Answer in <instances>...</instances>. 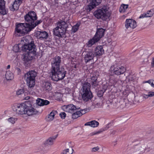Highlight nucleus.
Here are the masks:
<instances>
[{
  "instance_id": "nucleus-54",
  "label": "nucleus",
  "mask_w": 154,
  "mask_h": 154,
  "mask_svg": "<svg viewBox=\"0 0 154 154\" xmlns=\"http://www.w3.org/2000/svg\"><path fill=\"white\" fill-rule=\"evenodd\" d=\"M30 97L29 96H27L25 97L24 99L26 100H29L30 98Z\"/></svg>"
},
{
  "instance_id": "nucleus-15",
  "label": "nucleus",
  "mask_w": 154,
  "mask_h": 154,
  "mask_svg": "<svg viewBox=\"0 0 154 154\" xmlns=\"http://www.w3.org/2000/svg\"><path fill=\"white\" fill-rule=\"evenodd\" d=\"M25 114L29 116L35 114L38 111L32 106H29L26 105V107L25 111Z\"/></svg>"
},
{
  "instance_id": "nucleus-38",
  "label": "nucleus",
  "mask_w": 154,
  "mask_h": 154,
  "mask_svg": "<svg viewBox=\"0 0 154 154\" xmlns=\"http://www.w3.org/2000/svg\"><path fill=\"white\" fill-rule=\"evenodd\" d=\"M87 109H84L78 111V113H79V115L81 116H82L83 114H85L87 112Z\"/></svg>"
},
{
  "instance_id": "nucleus-10",
  "label": "nucleus",
  "mask_w": 154,
  "mask_h": 154,
  "mask_svg": "<svg viewBox=\"0 0 154 154\" xmlns=\"http://www.w3.org/2000/svg\"><path fill=\"white\" fill-rule=\"evenodd\" d=\"M61 62V58L58 56H56L54 57L51 62V70H53L57 69L60 68V64Z\"/></svg>"
},
{
  "instance_id": "nucleus-17",
  "label": "nucleus",
  "mask_w": 154,
  "mask_h": 154,
  "mask_svg": "<svg viewBox=\"0 0 154 154\" xmlns=\"http://www.w3.org/2000/svg\"><path fill=\"white\" fill-rule=\"evenodd\" d=\"M105 30L102 28H97L96 33L94 36L99 40L104 35Z\"/></svg>"
},
{
  "instance_id": "nucleus-13",
  "label": "nucleus",
  "mask_w": 154,
  "mask_h": 154,
  "mask_svg": "<svg viewBox=\"0 0 154 154\" xmlns=\"http://www.w3.org/2000/svg\"><path fill=\"white\" fill-rule=\"evenodd\" d=\"M94 52L92 50H89L87 52L86 54L85 57V60L87 63L93 60L94 57H96Z\"/></svg>"
},
{
  "instance_id": "nucleus-59",
  "label": "nucleus",
  "mask_w": 154,
  "mask_h": 154,
  "mask_svg": "<svg viewBox=\"0 0 154 154\" xmlns=\"http://www.w3.org/2000/svg\"><path fill=\"white\" fill-rule=\"evenodd\" d=\"M128 77L129 78V80H131H131H132V79H131L130 78H131V76H129Z\"/></svg>"
},
{
  "instance_id": "nucleus-1",
  "label": "nucleus",
  "mask_w": 154,
  "mask_h": 154,
  "mask_svg": "<svg viewBox=\"0 0 154 154\" xmlns=\"http://www.w3.org/2000/svg\"><path fill=\"white\" fill-rule=\"evenodd\" d=\"M26 38L23 40L24 44L23 45V46H21V50L22 51L27 53L25 54L23 60L25 65L28 67L30 66L32 61L35 59L37 49L34 41H32L30 43H25V41L26 42Z\"/></svg>"
},
{
  "instance_id": "nucleus-50",
  "label": "nucleus",
  "mask_w": 154,
  "mask_h": 154,
  "mask_svg": "<svg viewBox=\"0 0 154 154\" xmlns=\"http://www.w3.org/2000/svg\"><path fill=\"white\" fill-rule=\"evenodd\" d=\"M15 70L17 71V72L18 73V74H19L21 72V70L18 67H16L15 68Z\"/></svg>"
},
{
  "instance_id": "nucleus-32",
  "label": "nucleus",
  "mask_w": 154,
  "mask_h": 154,
  "mask_svg": "<svg viewBox=\"0 0 154 154\" xmlns=\"http://www.w3.org/2000/svg\"><path fill=\"white\" fill-rule=\"evenodd\" d=\"M109 83L111 84V86H114L117 82V80L114 76L112 75L110 77L109 80Z\"/></svg>"
},
{
  "instance_id": "nucleus-3",
  "label": "nucleus",
  "mask_w": 154,
  "mask_h": 154,
  "mask_svg": "<svg viewBox=\"0 0 154 154\" xmlns=\"http://www.w3.org/2000/svg\"><path fill=\"white\" fill-rule=\"evenodd\" d=\"M57 27L54 29V34L59 37H66V33L68 25L64 21L60 20L57 23Z\"/></svg>"
},
{
  "instance_id": "nucleus-44",
  "label": "nucleus",
  "mask_w": 154,
  "mask_h": 154,
  "mask_svg": "<svg viewBox=\"0 0 154 154\" xmlns=\"http://www.w3.org/2000/svg\"><path fill=\"white\" fill-rule=\"evenodd\" d=\"M69 149H67L65 150H64L61 154H72V153L69 152Z\"/></svg>"
},
{
  "instance_id": "nucleus-29",
  "label": "nucleus",
  "mask_w": 154,
  "mask_h": 154,
  "mask_svg": "<svg viewBox=\"0 0 154 154\" xmlns=\"http://www.w3.org/2000/svg\"><path fill=\"white\" fill-rule=\"evenodd\" d=\"M14 77L13 73L10 71H8L6 72L5 78L7 80H11Z\"/></svg>"
},
{
  "instance_id": "nucleus-40",
  "label": "nucleus",
  "mask_w": 154,
  "mask_h": 154,
  "mask_svg": "<svg viewBox=\"0 0 154 154\" xmlns=\"http://www.w3.org/2000/svg\"><path fill=\"white\" fill-rule=\"evenodd\" d=\"M128 5L122 4L120 7L121 10H126L128 8Z\"/></svg>"
},
{
  "instance_id": "nucleus-61",
  "label": "nucleus",
  "mask_w": 154,
  "mask_h": 154,
  "mask_svg": "<svg viewBox=\"0 0 154 154\" xmlns=\"http://www.w3.org/2000/svg\"><path fill=\"white\" fill-rule=\"evenodd\" d=\"M71 150H72V151H73V149H72V148H71Z\"/></svg>"
},
{
  "instance_id": "nucleus-26",
  "label": "nucleus",
  "mask_w": 154,
  "mask_h": 154,
  "mask_svg": "<svg viewBox=\"0 0 154 154\" xmlns=\"http://www.w3.org/2000/svg\"><path fill=\"white\" fill-rule=\"evenodd\" d=\"M153 14H154V10H148L147 13H144L141 15L139 17V18H141L146 17H150Z\"/></svg>"
},
{
  "instance_id": "nucleus-55",
  "label": "nucleus",
  "mask_w": 154,
  "mask_h": 154,
  "mask_svg": "<svg viewBox=\"0 0 154 154\" xmlns=\"http://www.w3.org/2000/svg\"><path fill=\"white\" fill-rule=\"evenodd\" d=\"M111 125V124L109 123L106 126V128H109V127L110 126V125Z\"/></svg>"
},
{
  "instance_id": "nucleus-28",
  "label": "nucleus",
  "mask_w": 154,
  "mask_h": 154,
  "mask_svg": "<svg viewBox=\"0 0 154 154\" xmlns=\"http://www.w3.org/2000/svg\"><path fill=\"white\" fill-rule=\"evenodd\" d=\"M22 0L15 1L12 6V8H13L14 10H18L19 6L22 3Z\"/></svg>"
},
{
  "instance_id": "nucleus-6",
  "label": "nucleus",
  "mask_w": 154,
  "mask_h": 154,
  "mask_svg": "<svg viewBox=\"0 0 154 154\" xmlns=\"http://www.w3.org/2000/svg\"><path fill=\"white\" fill-rule=\"evenodd\" d=\"M94 14L97 19H101L103 20L110 19L111 13L109 10H96Z\"/></svg>"
},
{
  "instance_id": "nucleus-4",
  "label": "nucleus",
  "mask_w": 154,
  "mask_h": 154,
  "mask_svg": "<svg viewBox=\"0 0 154 154\" xmlns=\"http://www.w3.org/2000/svg\"><path fill=\"white\" fill-rule=\"evenodd\" d=\"M66 71L64 68H59L55 71H51V79L54 81H57L63 79L65 76Z\"/></svg>"
},
{
  "instance_id": "nucleus-31",
  "label": "nucleus",
  "mask_w": 154,
  "mask_h": 154,
  "mask_svg": "<svg viewBox=\"0 0 154 154\" xmlns=\"http://www.w3.org/2000/svg\"><path fill=\"white\" fill-rule=\"evenodd\" d=\"M57 113V112L56 111H52L48 115L47 120L48 121H51L54 119V117L56 114Z\"/></svg>"
},
{
  "instance_id": "nucleus-47",
  "label": "nucleus",
  "mask_w": 154,
  "mask_h": 154,
  "mask_svg": "<svg viewBox=\"0 0 154 154\" xmlns=\"http://www.w3.org/2000/svg\"><path fill=\"white\" fill-rule=\"evenodd\" d=\"M149 97H151L154 96V92L150 91L149 92L148 94Z\"/></svg>"
},
{
  "instance_id": "nucleus-49",
  "label": "nucleus",
  "mask_w": 154,
  "mask_h": 154,
  "mask_svg": "<svg viewBox=\"0 0 154 154\" xmlns=\"http://www.w3.org/2000/svg\"><path fill=\"white\" fill-rule=\"evenodd\" d=\"M8 10H0V13L1 14L5 15L7 14Z\"/></svg>"
},
{
  "instance_id": "nucleus-53",
  "label": "nucleus",
  "mask_w": 154,
  "mask_h": 154,
  "mask_svg": "<svg viewBox=\"0 0 154 154\" xmlns=\"http://www.w3.org/2000/svg\"><path fill=\"white\" fill-rule=\"evenodd\" d=\"M151 86L154 88V80H152L151 84Z\"/></svg>"
},
{
  "instance_id": "nucleus-46",
  "label": "nucleus",
  "mask_w": 154,
  "mask_h": 154,
  "mask_svg": "<svg viewBox=\"0 0 154 154\" xmlns=\"http://www.w3.org/2000/svg\"><path fill=\"white\" fill-rule=\"evenodd\" d=\"M60 116L61 119H64L66 117V114L65 112H63L60 113Z\"/></svg>"
},
{
  "instance_id": "nucleus-21",
  "label": "nucleus",
  "mask_w": 154,
  "mask_h": 154,
  "mask_svg": "<svg viewBox=\"0 0 154 154\" xmlns=\"http://www.w3.org/2000/svg\"><path fill=\"white\" fill-rule=\"evenodd\" d=\"M58 135L49 137L45 142L44 144L46 145H52L54 144V141L57 137Z\"/></svg>"
},
{
  "instance_id": "nucleus-57",
  "label": "nucleus",
  "mask_w": 154,
  "mask_h": 154,
  "mask_svg": "<svg viewBox=\"0 0 154 154\" xmlns=\"http://www.w3.org/2000/svg\"><path fill=\"white\" fill-rule=\"evenodd\" d=\"M101 131H98L97 132H96V133H95V134H94L95 135V134H99L100 133Z\"/></svg>"
},
{
  "instance_id": "nucleus-9",
  "label": "nucleus",
  "mask_w": 154,
  "mask_h": 154,
  "mask_svg": "<svg viewBox=\"0 0 154 154\" xmlns=\"http://www.w3.org/2000/svg\"><path fill=\"white\" fill-rule=\"evenodd\" d=\"M134 154H141L144 152L146 150L149 151L146 148V145L144 143H139L135 145L133 147Z\"/></svg>"
},
{
  "instance_id": "nucleus-51",
  "label": "nucleus",
  "mask_w": 154,
  "mask_h": 154,
  "mask_svg": "<svg viewBox=\"0 0 154 154\" xmlns=\"http://www.w3.org/2000/svg\"><path fill=\"white\" fill-rule=\"evenodd\" d=\"M151 66L152 67H154V57L153 58L152 61L151 63Z\"/></svg>"
},
{
  "instance_id": "nucleus-7",
  "label": "nucleus",
  "mask_w": 154,
  "mask_h": 154,
  "mask_svg": "<svg viewBox=\"0 0 154 154\" xmlns=\"http://www.w3.org/2000/svg\"><path fill=\"white\" fill-rule=\"evenodd\" d=\"M110 70L112 73L119 75L123 74L125 71V68L118 65L116 63L113 64L110 67Z\"/></svg>"
},
{
  "instance_id": "nucleus-5",
  "label": "nucleus",
  "mask_w": 154,
  "mask_h": 154,
  "mask_svg": "<svg viewBox=\"0 0 154 154\" xmlns=\"http://www.w3.org/2000/svg\"><path fill=\"white\" fill-rule=\"evenodd\" d=\"M37 73L34 70L28 72L24 75V78L26 82L27 85L29 88L33 87L35 85V78Z\"/></svg>"
},
{
  "instance_id": "nucleus-33",
  "label": "nucleus",
  "mask_w": 154,
  "mask_h": 154,
  "mask_svg": "<svg viewBox=\"0 0 154 154\" xmlns=\"http://www.w3.org/2000/svg\"><path fill=\"white\" fill-rule=\"evenodd\" d=\"M80 25V23H77L75 25L72 26V32H75L78 30Z\"/></svg>"
},
{
  "instance_id": "nucleus-42",
  "label": "nucleus",
  "mask_w": 154,
  "mask_h": 154,
  "mask_svg": "<svg viewBox=\"0 0 154 154\" xmlns=\"http://www.w3.org/2000/svg\"><path fill=\"white\" fill-rule=\"evenodd\" d=\"M97 77L96 75H93L91 78V82L97 81Z\"/></svg>"
},
{
  "instance_id": "nucleus-60",
  "label": "nucleus",
  "mask_w": 154,
  "mask_h": 154,
  "mask_svg": "<svg viewBox=\"0 0 154 154\" xmlns=\"http://www.w3.org/2000/svg\"><path fill=\"white\" fill-rule=\"evenodd\" d=\"M74 68H76V65H75V66H74Z\"/></svg>"
},
{
  "instance_id": "nucleus-11",
  "label": "nucleus",
  "mask_w": 154,
  "mask_h": 154,
  "mask_svg": "<svg viewBox=\"0 0 154 154\" xmlns=\"http://www.w3.org/2000/svg\"><path fill=\"white\" fill-rule=\"evenodd\" d=\"M137 26L136 22L133 19H129L126 20L125 23V26L126 29H134Z\"/></svg>"
},
{
  "instance_id": "nucleus-27",
  "label": "nucleus",
  "mask_w": 154,
  "mask_h": 154,
  "mask_svg": "<svg viewBox=\"0 0 154 154\" xmlns=\"http://www.w3.org/2000/svg\"><path fill=\"white\" fill-rule=\"evenodd\" d=\"M99 122L95 121L93 120L90 122H88L85 124V126H89L93 128L97 127L99 125Z\"/></svg>"
},
{
  "instance_id": "nucleus-8",
  "label": "nucleus",
  "mask_w": 154,
  "mask_h": 154,
  "mask_svg": "<svg viewBox=\"0 0 154 154\" xmlns=\"http://www.w3.org/2000/svg\"><path fill=\"white\" fill-rule=\"evenodd\" d=\"M26 107V103L14 104L12 106V109L17 114L20 115L25 114V111Z\"/></svg>"
},
{
  "instance_id": "nucleus-45",
  "label": "nucleus",
  "mask_w": 154,
  "mask_h": 154,
  "mask_svg": "<svg viewBox=\"0 0 154 154\" xmlns=\"http://www.w3.org/2000/svg\"><path fill=\"white\" fill-rule=\"evenodd\" d=\"M140 98H141L142 99H143V100H146L149 97L148 96V95L147 94H143L141 95L140 96Z\"/></svg>"
},
{
  "instance_id": "nucleus-23",
  "label": "nucleus",
  "mask_w": 154,
  "mask_h": 154,
  "mask_svg": "<svg viewBox=\"0 0 154 154\" xmlns=\"http://www.w3.org/2000/svg\"><path fill=\"white\" fill-rule=\"evenodd\" d=\"M99 41L98 39H97L96 36H94L92 38L90 39L86 43L87 46L88 47H91Z\"/></svg>"
},
{
  "instance_id": "nucleus-43",
  "label": "nucleus",
  "mask_w": 154,
  "mask_h": 154,
  "mask_svg": "<svg viewBox=\"0 0 154 154\" xmlns=\"http://www.w3.org/2000/svg\"><path fill=\"white\" fill-rule=\"evenodd\" d=\"M109 6V5H106L103 6L101 8L99 9H98V10H108L110 9Z\"/></svg>"
},
{
  "instance_id": "nucleus-35",
  "label": "nucleus",
  "mask_w": 154,
  "mask_h": 154,
  "mask_svg": "<svg viewBox=\"0 0 154 154\" xmlns=\"http://www.w3.org/2000/svg\"><path fill=\"white\" fill-rule=\"evenodd\" d=\"M106 88H103V89L99 91L97 93V95L98 97H100L103 96V93L106 90Z\"/></svg>"
},
{
  "instance_id": "nucleus-2",
  "label": "nucleus",
  "mask_w": 154,
  "mask_h": 154,
  "mask_svg": "<svg viewBox=\"0 0 154 154\" xmlns=\"http://www.w3.org/2000/svg\"><path fill=\"white\" fill-rule=\"evenodd\" d=\"M24 19L27 22L18 24L15 29V32L19 33V35L21 36L23 35L28 33L25 32V30L26 28L30 27L31 25L32 24L34 21L37 20L36 14L34 11H30L24 16Z\"/></svg>"
},
{
  "instance_id": "nucleus-30",
  "label": "nucleus",
  "mask_w": 154,
  "mask_h": 154,
  "mask_svg": "<svg viewBox=\"0 0 154 154\" xmlns=\"http://www.w3.org/2000/svg\"><path fill=\"white\" fill-rule=\"evenodd\" d=\"M21 46H23V45L21 44L15 45L13 47V50L15 52H17L22 51Z\"/></svg>"
},
{
  "instance_id": "nucleus-39",
  "label": "nucleus",
  "mask_w": 154,
  "mask_h": 154,
  "mask_svg": "<svg viewBox=\"0 0 154 154\" xmlns=\"http://www.w3.org/2000/svg\"><path fill=\"white\" fill-rule=\"evenodd\" d=\"M24 93V90L23 89L18 90L16 94L18 95H19L23 94Z\"/></svg>"
},
{
  "instance_id": "nucleus-24",
  "label": "nucleus",
  "mask_w": 154,
  "mask_h": 154,
  "mask_svg": "<svg viewBox=\"0 0 154 154\" xmlns=\"http://www.w3.org/2000/svg\"><path fill=\"white\" fill-rule=\"evenodd\" d=\"M36 103L39 106L46 105L50 103V102L47 100L38 98L36 100Z\"/></svg>"
},
{
  "instance_id": "nucleus-62",
  "label": "nucleus",
  "mask_w": 154,
  "mask_h": 154,
  "mask_svg": "<svg viewBox=\"0 0 154 154\" xmlns=\"http://www.w3.org/2000/svg\"><path fill=\"white\" fill-rule=\"evenodd\" d=\"M1 52H0V55L1 54Z\"/></svg>"
},
{
  "instance_id": "nucleus-18",
  "label": "nucleus",
  "mask_w": 154,
  "mask_h": 154,
  "mask_svg": "<svg viewBox=\"0 0 154 154\" xmlns=\"http://www.w3.org/2000/svg\"><path fill=\"white\" fill-rule=\"evenodd\" d=\"M65 110L66 112L72 113L74 112L76 109H79V108H77L75 106L72 104H70L65 106Z\"/></svg>"
},
{
  "instance_id": "nucleus-25",
  "label": "nucleus",
  "mask_w": 154,
  "mask_h": 154,
  "mask_svg": "<svg viewBox=\"0 0 154 154\" xmlns=\"http://www.w3.org/2000/svg\"><path fill=\"white\" fill-rule=\"evenodd\" d=\"M43 89L45 91H50L52 89V86L51 83L49 82H44L42 85Z\"/></svg>"
},
{
  "instance_id": "nucleus-52",
  "label": "nucleus",
  "mask_w": 154,
  "mask_h": 154,
  "mask_svg": "<svg viewBox=\"0 0 154 154\" xmlns=\"http://www.w3.org/2000/svg\"><path fill=\"white\" fill-rule=\"evenodd\" d=\"M152 81V80H149L148 81H145V82H144V83H148L151 85V84Z\"/></svg>"
},
{
  "instance_id": "nucleus-48",
  "label": "nucleus",
  "mask_w": 154,
  "mask_h": 154,
  "mask_svg": "<svg viewBox=\"0 0 154 154\" xmlns=\"http://www.w3.org/2000/svg\"><path fill=\"white\" fill-rule=\"evenodd\" d=\"M99 149V148L98 146L94 147L92 149V152H95L98 151Z\"/></svg>"
},
{
  "instance_id": "nucleus-12",
  "label": "nucleus",
  "mask_w": 154,
  "mask_h": 154,
  "mask_svg": "<svg viewBox=\"0 0 154 154\" xmlns=\"http://www.w3.org/2000/svg\"><path fill=\"white\" fill-rule=\"evenodd\" d=\"M81 94L82 98L85 102L91 100L93 97L91 91L81 92Z\"/></svg>"
},
{
  "instance_id": "nucleus-20",
  "label": "nucleus",
  "mask_w": 154,
  "mask_h": 154,
  "mask_svg": "<svg viewBox=\"0 0 154 154\" xmlns=\"http://www.w3.org/2000/svg\"><path fill=\"white\" fill-rule=\"evenodd\" d=\"M91 85L88 82H85L82 84L81 88V92L87 91L91 90Z\"/></svg>"
},
{
  "instance_id": "nucleus-19",
  "label": "nucleus",
  "mask_w": 154,
  "mask_h": 154,
  "mask_svg": "<svg viewBox=\"0 0 154 154\" xmlns=\"http://www.w3.org/2000/svg\"><path fill=\"white\" fill-rule=\"evenodd\" d=\"M94 52L96 56H100L104 54V50L102 46H98L95 48Z\"/></svg>"
},
{
  "instance_id": "nucleus-58",
  "label": "nucleus",
  "mask_w": 154,
  "mask_h": 154,
  "mask_svg": "<svg viewBox=\"0 0 154 154\" xmlns=\"http://www.w3.org/2000/svg\"><path fill=\"white\" fill-rule=\"evenodd\" d=\"M10 65H9L7 66V69H10Z\"/></svg>"
},
{
  "instance_id": "nucleus-14",
  "label": "nucleus",
  "mask_w": 154,
  "mask_h": 154,
  "mask_svg": "<svg viewBox=\"0 0 154 154\" xmlns=\"http://www.w3.org/2000/svg\"><path fill=\"white\" fill-rule=\"evenodd\" d=\"M88 2H90L89 4L88 5L87 10H92L94 8L100 4L101 0H88Z\"/></svg>"
},
{
  "instance_id": "nucleus-16",
  "label": "nucleus",
  "mask_w": 154,
  "mask_h": 154,
  "mask_svg": "<svg viewBox=\"0 0 154 154\" xmlns=\"http://www.w3.org/2000/svg\"><path fill=\"white\" fill-rule=\"evenodd\" d=\"M36 36L38 39L42 40L47 39L48 37V34L46 31H38L36 34Z\"/></svg>"
},
{
  "instance_id": "nucleus-41",
  "label": "nucleus",
  "mask_w": 154,
  "mask_h": 154,
  "mask_svg": "<svg viewBox=\"0 0 154 154\" xmlns=\"http://www.w3.org/2000/svg\"><path fill=\"white\" fill-rule=\"evenodd\" d=\"M8 121L11 123L12 124H14L15 123L16 121L17 120L16 119L13 117H11L10 118H9L8 119Z\"/></svg>"
},
{
  "instance_id": "nucleus-34",
  "label": "nucleus",
  "mask_w": 154,
  "mask_h": 154,
  "mask_svg": "<svg viewBox=\"0 0 154 154\" xmlns=\"http://www.w3.org/2000/svg\"><path fill=\"white\" fill-rule=\"evenodd\" d=\"M5 4L4 0H0V10H5Z\"/></svg>"
},
{
  "instance_id": "nucleus-36",
  "label": "nucleus",
  "mask_w": 154,
  "mask_h": 154,
  "mask_svg": "<svg viewBox=\"0 0 154 154\" xmlns=\"http://www.w3.org/2000/svg\"><path fill=\"white\" fill-rule=\"evenodd\" d=\"M78 111H76L75 112H74L72 115V118L73 119H75L81 116L80 115H79V113H78Z\"/></svg>"
},
{
  "instance_id": "nucleus-22",
  "label": "nucleus",
  "mask_w": 154,
  "mask_h": 154,
  "mask_svg": "<svg viewBox=\"0 0 154 154\" xmlns=\"http://www.w3.org/2000/svg\"><path fill=\"white\" fill-rule=\"evenodd\" d=\"M42 21L41 20L37 21H34L32 24L31 25L30 27L26 28V30H25L26 32H28L33 29L37 25L39 24L42 23Z\"/></svg>"
},
{
  "instance_id": "nucleus-37",
  "label": "nucleus",
  "mask_w": 154,
  "mask_h": 154,
  "mask_svg": "<svg viewBox=\"0 0 154 154\" xmlns=\"http://www.w3.org/2000/svg\"><path fill=\"white\" fill-rule=\"evenodd\" d=\"M91 84L92 87L94 88H95L99 85V82L97 80L94 82H91Z\"/></svg>"
},
{
  "instance_id": "nucleus-56",
  "label": "nucleus",
  "mask_w": 154,
  "mask_h": 154,
  "mask_svg": "<svg viewBox=\"0 0 154 154\" xmlns=\"http://www.w3.org/2000/svg\"><path fill=\"white\" fill-rule=\"evenodd\" d=\"M125 10H119V12L120 13H124L125 12Z\"/></svg>"
}]
</instances>
